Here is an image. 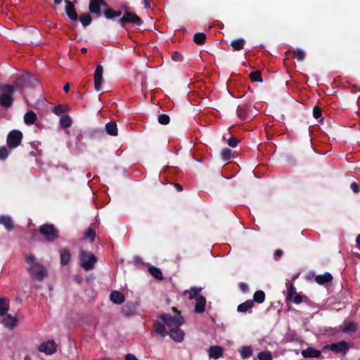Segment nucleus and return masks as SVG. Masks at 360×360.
Listing matches in <instances>:
<instances>
[{"label": "nucleus", "instance_id": "10", "mask_svg": "<svg viewBox=\"0 0 360 360\" xmlns=\"http://www.w3.org/2000/svg\"><path fill=\"white\" fill-rule=\"evenodd\" d=\"M38 349L40 352L51 355L56 352L57 345L53 340H48L41 343Z\"/></svg>", "mask_w": 360, "mask_h": 360}, {"label": "nucleus", "instance_id": "20", "mask_svg": "<svg viewBox=\"0 0 360 360\" xmlns=\"http://www.w3.org/2000/svg\"><path fill=\"white\" fill-rule=\"evenodd\" d=\"M110 300L117 304H120L124 302V295L117 290L112 291L110 295Z\"/></svg>", "mask_w": 360, "mask_h": 360}, {"label": "nucleus", "instance_id": "16", "mask_svg": "<svg viewBox=\"0 0 360 360\" xmlns=\"http://www.w3.org/2000/svg\"><path fill=\"white\" fill-rule=\"evenodd\" d=\"M206 304V299L200 295L196 297L194 311L197 314H201L204 312Z\"/></svg>", "mask_w": 360, "mask_h": 360}, {"label": "nucleus", "instance_id": "28", "mask_svg": "<svg viewBox=\"0 0 360 360\" xmlns=\"http://www.w3.org/2000/svg\"><path fill=\"white\" fill-rule=\"evenodd\" d=\"M245 40L242 38L235 39L231 42V46L235 51H240L243 49Z\"/></svg>", "mask_w": 360, "mask_h": 360}, {"label": "nucleus", "instance_id": "12", "mask_svg": "<svg viewBox=\"0 0 360 360\" xmlns=\"http://www.w3.org/2000/svg\"><path fill=\"white\" fill-rule=\"evenodd\" d=\"M103 67L101 65L96 66L94 72V87L96 91H99L103 83Z\"/></svg>", "mask_w": 360, "mask_h": 360}, {"label": "nucleus", "instance_id": "52", "mask_svg": "<svg viewBox=\"0 0 360 360\" xmlns=\"http://www.w3.org/2000/svg\"><path fill=\"white\" fill-rule=\"evenodd\" d=\"M283 255V251L281 250H276L274 253V258L275 259H278L279 257H281Z\"/></svg>", "mask_w": 360, "mask_h": 360}, {"label": "nucleus", "instance_id": "50", "mask_svg": "<svg viewBox=\"0 0 360 360\" xmlns=\"http://www.w3.org/2000/svg\"><path fill=\"white\" fill-rule=\"evenodd\" d=\"M239 286H240V289L243 292H247L249 290V287H248V284H246L245 283H240Z\"/></svg>", "mask_w": 360, "mask_h": 360}, {"label": "nucleus", "instance_id": "60", "mask_svg": "<svg viewBox=\"0 0 360 360\" xmlns=\"http://www.w3.org/2000/svg\"><path fill=\"white\" fill-rule=\"evenodd\" d=\"M63 0H54V3L57 5L61 4Z\"/></svg>", "mask_w": 360, "mask_h": 360}, {"label": "nucleus", "instance_id": "6", "mask_svg": "<svg viewBox=\"0 0 360 360\" xmlns=\"http://www.w3.org/2000/svg\"><path fill=\"white\" fill-rule=\"evenodd\" d=\"M39 232L46 240L51 242L59 237L58 231L53 224H44L39 228Z\"/></svg>", "mask_w": 360, "mask_h": 360}, {"label": "nucleus", "instance_id": "8", "mask_svg": "<svg viewBox=\"0 0 360 360\" xmlns=\"http://www.w3.org/2000/svg\"><path fill=\"white\" fill-rule=\"evenodd\" d=\"M22 139V134L18 130H13L10 131L7 136L6 143L10 148L18 147Z\"/></svg>", "mask_w": 360, "mask_h": 360}, {"label": "nucleus", "instance_id": "9", "mask_svg": "<svg viewBox=\"0 0 360 360\" xmlns=\"http://www.w3.org/2000/svg\"><path fill=\"white\" fill-rule=\"evenodd\" d=\"M37 84L38 79L29 74L22 75L15 82V85L20 88L25 86L35 87Z\"/></svg>", "mask_w": 360, "mask_h": 360}, {"label": "nucleus", "instance_id": "34", "mask_svg": "<svg viewBox=\"0 0 360 360\" xmlns=\"http://www.w3.org/2000/svg\"><path fill=\"white\" fill-rule=\"evenodd\" d=\"M206 40V36L204 33L198 32L196 33L193 37V41L195 44L202 45Z\"/></svg>", "mask_w": 360, "mask_h": 360}, {"label": "nucleus", "instance_id": "42", "mask_svg": "<svg viewBox=\"0 0 360 360\" xmlns=\"http://www.w3.org/2000/svg\"><path fill=\"white\" fill-rule=\"evenodd\" d=\"M170 118L166 114H161L158 116V122L161 124L166 125L169 123Z\"/></svg>", "mask_w": 360, "mask_h": 360}, {"label": "nucleus", "instance_id": "27", "mask_svg": "<svg viewBox=\"0 0 360 360\" xmlns=\"http://www.w3.org/2000/svg\"><path fill=\"white\" fill-rule=\"evenodd\" d=\"M37 120V115L32 110L28 111L24 116V121L27 124H32Z\"/></svg>", "mask_w": 360, "mask_h": 360}, {"label": "nucleus", "instance_id": "56", "mask_svg": "<svg viewBox=\"0 0 360 360\" xmlns=\"http://www.w3.org/2000/svg\"><path fill=\"white\" fill-rule=\"evenodd\" d=\"M63 90L65 91V92H68L69 90H70V86L68 84H66L64 86H63Z\"/></svg>", "mask_w": 360, "mask_h": 360}, {"label": "nucleus", "instance_id": "39", "mask_svg": "<svg viewBox=\"0 0 360 360\" xmlns=\"http://www.w3.org/2000/svg\"><path fill=\"white\" fill-rule=\"evenodd\" d=\"M221 158L224 161H227L231 158V150L229 148H224L221 152Z\"/></svg>", "mask_w": 360, "mask_h": 360}, {"label": "nucleus", "instance_id": "54", "mask_svg": "<svg viewBox=\"0 0 360 360\" xmlns=\"http://www.w3.org/2000/svg\"><path fill=\"white\" fill-rule=\"evenodd\" d=\"M53 112L58 115L63 112V106L62 105H58L54 108Z\"/></svg>", "mask_w": 360, "mask_h": 360}, {"label": "nucleus", "instance_id": "48", "mask_svg": "<svg viewBox=\"0 0 360 360\" xmlns=\"http://www.w3.org/2000/svg\"><path fill=\"white\" fill-rule=\"evenodd\" d=\"M228 144L231 147H236L238 144V140L234 137H231L228 140Z\"/></svg>", "mask_w": 360, "mask_h": 360}, {"label": "nucleus", "instance_id": "33", "mask_svg": "<svg viewBox=\"0 0 360 360\" xmlns=\"http://www.w3.org/2000/svg\"><path fill=\"white\" fill-rule=\"evenodd\" d=\"M286 287L288 288L286 297H287V299L290 300L297 293L296 289H295V286L293 285V284L290 281H288L286 283Z\"/></svg>", "mask_w": 360, "mask_h": 360}, {"label": "nucleus", "instance_id": "5", "mask_svg": "<svg viewBox=\"0 0 360 360\" xmlns=\"http://www.w3.org/2000/svg\"><path fill=\"white\" fill-rule=\"evenodd\" d=\"M350 348L349 345L345 341H340L336 343L326 345L323 347V351L330 350L335 354L345 355Z\"/></svg>", "mask_w": 360, "mask_h": 360}, {"label": "nucleus", "instance_id": "18", "mask_svg": "<svg viewBox=\"0 0 360 360\" xmlns=\"http://www.w3.org/2000/svg\"><path fill=\"white\" fill-rule=\"evenodd\" d=\"M209 356L217 359L221 357L224 352V348L221 346H212L209 349Z\"/></svg>", "mask_w": 360, "mask_h": 360}, {"label": "nucleus", "instance_id": "26", "mask_svg": "<svg viewBox=\"0 0 360 360\" xmlns=\"http://www.w3.org/2000/svg\"><path fill=\"white\" fill-rule=\"evenodd\" d=\"M240 356L243 359H247L252 355V349L250 346H243L239 349Z\"/></svg>", "mask_w": 360, "mask_h": 360}, {"label": "nucleus", "instance_id": "37", "mask_svg": "<svg viewBox=\"0 0 360 360\" xmlns=\"http://www.w3.org/2000/svg\"><path fill=\"white\" fill-rule=\"evenodd\" d=\"M79 19H80L82 24L84 27L89 25L91 22V17L88 13H84V14L81 15Z\"/></svg>", "mask_w": 360, "mask_h": 360}, {"label": "nucleus", "instance_id": "17", "mask_svg": "<svg viewBox=\"0 0 360 360\" xmlns=\"http://www.w3.org/2000/svg\"><path fill=\"white\" fill-rule=\"evenodd\" d=\"M2 323L6 328L13 329L17 326L18 320L15 316L7 314L2 320Z\"/></svg>", "mask_w": 360, "mask_h": 360}, {"label": "nucleus", "instance_id": "13", "mask_svg": "<svg viewBox=\"0 0 360 360\" xmlns=\"http://www.w3.org/2000/svg\"><path fill=\"white\" fill-rule=\"evenodd\" d=\"M301 354L304 358H319L321 356L320 350L311 347L302 350Z\"/></svg>", "mask_w": 360, "mask_h": 360}, {"label": "nucleus", "instance_id": "47", "mask_svg": "<svg viewBox=\"0 0 360 360\" xmlns=\"http://www.w3.org/2000/svg\"><path fill=\"white\" fill-rule=\"evenodd\" d=\"M172 58L174 61L179 62L183 60V56H181V54L175 52L172 54Z\"/></svg>", "mask_w": 360, "mask_h": 360}, {"label": "nucleus", "instance_id": "15", "mask_svg": "<svg viewBox=\"0 0 360 360\" xmlns=\"http://www.w3.org/2000/svg\"><path fill=\"white\" fill-rule=\"evenodd\" d=\"M202 288L200 287H191L189 290L184 291L183 294L185 297H187L188 300H191L195 299L200 296L199 293L201 292Z\"/></svg>", "mask_w": 360, "mask_h": 360}, {"label": "nucleus", "instance_id": "61", "mask_svg": "<svg viewBox=\"0 0 360 360\" xmlns=\"http://www.w3.org/2000/svg\"><path fill=\"white\" fill-rule=\"evenodd\" d=\"M81 51L83 52V53H86V48H82L81 49Z\"/></svg>", "mask_w": 360, "mask_h": 360}, {"label": "nucleus", "instance_id": "41", "mask_svg": "<svg viewBox=\"0 0 360 360\" xmlns=\"http://www.w3.org/2000/svg\"><path fill=\"white\" fill-rule=\"evenodd\" d=\"M10 150L5 146H2L0 148V160H6L9 154Z\"/></svg>", "mask_w": 360, "mask_h": 360}, {"label": "nucleus", "instance_id": "14", "mask_svg": "<svg viewBox=\"0 0 360 360\" xmlns=\"http://www.w3.org/2000/svg\"><path fill=\"white\" fill-rule=\"evenodd\" d=\"M65 3L67 6L65 7V12L68 16L73 21H77L78 20L77 14L75 9V5L72 2L69 0H65Z\"/></svg>", "mask_w": 360, "mask_h": 360}, {"label": "nucleus", "instance_id": "46", "mask_svg": "<svg viewBox=\"0 0 360 360\" xmlns=\"http://www.w3.org/2000/svg\"><path fill=\"white\" fill-rule=\"evenodd\" d=\"M114 13H115V11H113L111 8H108V9L105 10L104 15L106 18L112 19V18H114Z\"/></svg>", "mask_w": 360, "mask_h": 360}, {"label": "nucleus", "instance_id": "40", "mask_svg": "<svg viewBox=\"0 0 360 360\" xmlns=\"http://www.w3.org/2000/svg\"><path fill=\"white\" fill-rule=\"evenodd\" d=\"M294 55L295 57L300 61L303 60L306 56L305 52L300 49H297L294 51Z\"/></svg>", "mask_w": 360, "mask_h": 360}, {"label": "nucleus", "instance_id": "30", "mask_svg": "<svg viewBox=\"0 0 360 360\" xmlns=\"http://www.w3.org/2000/svg\"><path fill=\"white\" fill-rule=\"evenodd\" d=\"M265 300V293L262 290H257L253 296V302H256L259 304L263 303Z\"/></svg>", "mask_w": 360, "mask_h": 360}, {"label": "nucleus", "instance_id": "62", "mask_svg": "<svg viewBox=\"0 0 360 360\" xmlns=\"http://www.w3.org/2000/svg\"><path fill=\"white\" fill-rule=\"evenodd\" d=\"M359 360H360V359Z\"/></svg>", "mask_w": 360, "mask_h": 360}, {"label": "nucleus", "instance_id": "29", "mask_svg": "<svg viewBox=\"0 0 360 360\" xmlns=\"http://www.w3.org/2000/svg\"><path fill=\"white\" fill-rule=\"evenodd\" d=\"M9 309L8 302L4 299H0V316H4L6 314Z\"/></svg>", "mask_w": 360, "mask_h": 360}, {"label": "nucleus", "instance_id": "38", "mask_svg": "<svg viewBox=\"0 0 360 360\" xmlns=\"http://www.w3.org/2000/svg\"><path fill=\"white\" fill-rule=\"evenodd\" d=\"M250 77L251 80L253 82H262V81L261 72L259 70L251 72L250 75Z\"/></svg>", "mask_w": 360, "mask_h": 360}, {"label": "nucleus", "instance_id": "1", "mask_svg": "<svg viewBox=\"0 0 360 360\" xmlns=\"http://www.w3.org/2000/svg\"><path fill=\"white\" fill-rule=\"evenodd\" d=\"M183 323V318L179 314L174 316L165 314L162 315L160 321L155 324V331L157 334L164 337L167 332L179 328Z\"/></svg>", "mask_w": 360, "mask_h": 360}, {"label": "nucleus", "instance_id": "57", "mask_svg": "<svg viewBox=\"0 0 360 360\" xmlns=\"http://www.w3.org/2000/svg\"><path fill=\"white\" fill-rule=\"evenodd\" d=\"M175 186H176V188H177V189H178L179 191H181L183 190L182 186H181L180 184H175Z\"/></svg>", "mask_w": 360, "mask_h": 360}, {"label": "nucleus", "instance_id": "59", "mask_svg": "<svg viewBox=\"0 0 360 360\" xmlns=\"http://www.w3.org/2000/svg\"><path fill=\"white\" fill-rule=\"evenodd\" d=\"M356 242L358 245H360V234L357 236L356 238Z\"/></svg>", "mask_w": 360, "mask_h": 360}, {"label": "nucleus", "instance_id": "45", "mask_svg": "<svg viewBox=\"0 0 360 360\" xmlns=\"http://www.w3.org/2000/svg\"><path fill=\"white\" fill-rule=\"evenodd\" d=\"M95 236H96L95 231L90 229H88L84 233L85 238H91V241L94 240Z\"/></svg>", "mask_w": 360, "mask_h": 360}, {"label": "nucleus", "instance_id": "55", "mask_svg": "<svg viewBox=\"0 0 360 360\" xmlns=\"http://www.w3.org/2000/svg\"><path fill=\"white\" fill-rule=\"evenodd\" d=\"M122 13L121 11H115L114 18L120 17Z\"/></svg>", "mask_w": 360, "mask_h": 360}, {"label": "nucleus", "instance_id": "36", "mask_svg": "<svg viewBox=\"0 0 360 360\" xmlns=\"http://www.w3.org/2000/svg\"><path fill=\"white\" fill-rule=\"evenodd\" d=\"M257 358L259 360H272L271 352L269 350L261 352L258 354Z\"/></svg>", "mask_w": 360, "mask_h": 360}, {"label": "nucleus", "instance_id": "22", "mask_svg": "<svg viewBox=\"0 0 360 360\" xmlns=\"http://www.w3.org/2000/svg\"><path fill=\"white\" fill-rule=\"evenodd\" d=\"M332 279V275L328 272H326L323 275L316 276L315 278V281L319 285H323L330 282Z\"/></svg>", "mask_w": 360, "mask_h": 360}, {"label": "nucleus", "instance_id": "4", "mask_svg": "<svg viewBox=\"0 0 360 360\" xmlns=\"http://www.w3.org/2000/svg\"><path fill=\"white\" fill-rule=\"evenodd\" d=\"M79 259L81 266L86 271L92 269L97 262V259L95 255L84 250L80 251Z\"/></svg>", "mask_w": 360, "mask_h": 360}, {"label": "nucleus", "instance_id": "3", "mask_svg": "<svg viewBox=\"0 0 360 360\" xmlns=\"http://www.w3.org/2000/svg\"><path fill=\"white\" fill-rule=\"evenodd\" d=\"M14 87L11 85H0V105L9 108L13 102Z\"/></svg>", "mask_w": 360, "mask_h": 360}, {"label": "nucleus", "instance_id": "49", "mask_svg": "<svg viewBox=\"0 0 360 360\" xmlns=\"http://www.w3.org/2000/svg\"><path fill=\"white\" fill-rule=\"evenodd\" d=\"M313 115L316 119L319 118L321 115V109L318 107H314L313 110Z\"/></svg>", "mask_w": 360, "mask_h": 360}, {"label": "nucleus", "instance_id": "19", "mask_svg": "<svg viewBox=\"0 0 360 360\" xmlns=\"http://www.w3.org/2000/svg\"><path fill=\"white\" fill-rule=\"evenodd\" d=\"M167 333L176 342H181L184 337V333L179 328L173 329Z\"/></svg>", "mask_w": 360, "mask_h": 360}, {"label": "nucleus", "instance_id": "31", "mask_svg": "<svg viewBox=\"0 0 360 360\" xmlns=\"http://www.w3.org/2000/svg\"><path fill=\"white\" fill-rule=\"evenodd\" d=\"M60 124L63 128H68L72 124V119L69 115H63L60 119Z\"/></svg>", "mask_w": 360, "mask_h": 360}, {"label": "nucleus", "instance_id": "11", "mask_svg": "<svg viewBox=\"0 0 360 360\" xmlns=\"http://www.w3.org/2000/svg\"><path fill=\"white\" fill-rule=\"evenodd\" d=\"M107 6L104 0H91L89 9L91 13L96 14L98 17L101 16V6Z\"/></svg>", "mask_w": 360, "mask_h": 360}, {"label": "nucleus", "instance_id": "24", "mask_svg": "<svg viewBox=\"0 0 360 360\" xmlns=\"http://www.w3.org/2000/svg\"><path fill=\"white\" fill-rule=\"evenodd\" d=\"M60 263L62 265H66L69 263L70 260V251L67 249H62L60 251Z\"/></svg>", "mask_w": 360, "mask_h": 360}, {"label": "nucleus", "instance_id": "21", "mask_svg": "<svg viewBox=\"0 0 360 360\" xmlns=\"http://www.w3.org/2000/svg\"><path fill=\"white\" fill-rule=\"evenodd\" d=\"M253 306H254L253 301L251 300H248L245 301V302L240 304L237 307V310L238 312H242V313H245V312H248V311L250 312Z\"/></svg>", "mask_w": 360, "mask_h": 360}, {"label": "nucleus", "instance_id": "44", "mask_svg": "<svg viewBox=\"0 0 360 360\" xmlns=\"http://www.w3.org/2000/svg\"><path fill=\"white\" fill-rule=\"evenodd\" d=\"M290 300L295 304H300L303 301V297L300 294L296 293Z\"/></svg>", "mask_w": 360, "mask_h": 360}, {"label": "nucleus", "instance_id": "43", "mask_svg": "<svg viewBox=\"0 0 360 360\" xmlns=\"http://www.w3.org/2000/svg\"><path fill=\"white\" fill-rule=\"evenodd\" d=\"M237 115L241 119L245 120L246 117V110L243 106H238L237 109Z\"/></svg>", "mask_w": 360, "mask_h": 360}, {"label": "nucleus", "instance_id": "25", "mask_svg": "<svg viewBox=\"0 0 360 360\" xmlns=\"http://www.w3.org/2000/svg\"><path fill=\"white\" fill-rule=\"evenodd\" d=\"M105 130L110 136L117 135V128L115 122H110L105 124Z\"/></svg>", "mask_w": 360, "mask_h": 360}, {"label": "nucleus", "instance_id": "53", "mask_svg": "<svg viewBox=\"0 0 360 360\" xmlns=\"http://www.w3.org/2000/svg\"><path fill=\"white\" fill-rule=\"evenodd\" d=\"M125 360H138L135 355L132 354H128L125 356Z\"/></svg>", "mask_w": 360, "mask_h": 360}, {"label": "nucleus", "instance_id": "58", "mask_svg": "<svg viewBox=\"0 0 360 360\" xmlns=\"http://www.w3.org/2000/svg\"><path fill=\"white\" fill-rule=\"evenodd\" d=\"M150 0H144L145 7H148L150 5Z\"/></svg>", "mask_w": 360, "mask_h": 360}, {"label": "nucleus", "instance_id": "32", "mask_svg": "<svg viewBox=\"0 0 360 360\" xmlns=\"http://www.w3.org/2000/svg\"><path fill=\"white\" fill-rule=\"evenodd\" d=\"M356 330V326L353 322H345L342 331L345 333H354Z\"/></svg>", "mask_w": 360, "mask_h": 360}, {"label": "nucleus", "instance_id": "2", "mask_svg": "<svg viewBox=\"0 0 360 360\" xmlns=\"http://www.w3.org/2000/svg\"><path fill=\"white\" fill-rule=\"evenodd\" d=\"M25 260L27 264V271L33 280L41 281L48 276L46 267L37 262L34 255L26 256Z\"/></svg>", "mask_w": 360, "mask_h": 360}, {"label": "nucleus", "instance_id": "7", "mask_svg": "<svg viewBox=\"0 0 360 360\" xmlns=\"http://www.w3.org/2000/svg\"><path fill=\"white\" fill-rule=\"evenodd\" d=\"M119 23L122 27H124L127 23H132L133 25L140 26L142 24V20L134 13L126 11L120 19Z\"/></svg>", "mask_w": 360, "mask_h": 360}, {"label": "nucleus", "instance_id": "51", "mask_svg": "<svg viewBox=\"0 0 360 360\" xmlns=\"http://www.w3.org/2000/svg\"><path fill=\"white\" fill-rule=\"evenodd\" d=\"M350 187L354 193H358L359 191V186L356 182H352Z\"/></svg>", "mask_w": 360, "mask_h": 360}, {"label": "nucleus", "instance_id": "35", "mask_svg": "<svg viewBox=\"0 0 360 360\" xmlns=\"http://www.w3.org/2000/svg\"><path fill=\"white\" fill-rule=\"evenodd\" d=\"M148 270H149V272L150 273V274L154 278H155L157 279H162V278H163L162 273L160 269L155 267V266H151L149 268Z\"/></svg>", "mask_w": 360, "mask_h": 360}, {"label": "nucleus", "instance_id": "23", "mask_svg": "<svg viewBox=\"0 0 360 360\" xmlns=\"http://www.w3.org/2000/svg\"><path fill=\"white\" fill-rule=\"evenodd\" d=\"M0 224L4 226L8 230L11 231L13 228V222L11 217L9 216H1L0 217Z\"/></svg>", "mask_w": 360, "mask_h": 360}]
</instances>
